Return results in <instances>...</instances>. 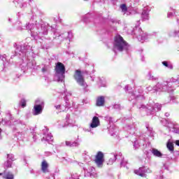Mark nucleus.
I'll return each instance as SVG.
<instances>
[{"label": "nucleus", "instance_id": "obj_17", "mask_svg": "<svg viewBox=\"0 0 179 179\" xmlns=\"http://www.w3.org/2000/svg\"><path fill=\"white\" fill-rule=\"evenodd\" d=\"M175 15L178 17V15H179L178 11H177V10L173 8H171L170 11H169L167 13V17L169 18L173 17V16H174Z\"/></svg>", "mask_w": 179, "mask_h": 179}, {"label": "nucleus", "instance_id": "obj_21", "mask_svg": "<svg viewBox=\"0 0 179 179\" xmlns=\"http://www.w3.org/2000/svg\"><path fill=\"white\" fill-rule=\"evenodd\" d=\"M105 101H106L104 96H99L96 99V106L98 107H103V106H104Z\"/></svg>", "mask_w": 179, "mask_h": 179}, {"label": "nucleus", "instance_id": "obj_4", "mask_svg": "<svg viewBox=\"0 0 179 179\" xmlns=\"http://www.w3.org/2000/svg\"><path fill=\"white\" fill-rule=\"evenodd\" d=\"M74 79L79 85V86H81L83 89H86L87 87V84L85 81V78H83V75H82V72L79 70H76L74 73Z\"/></svg>", "mask_w": 179, "mask_h": 179}, {"label": "nucleus", "instance_id": "obj_2", "mask_svg": "<svg viewBox=\"0 0 179 179\" xmlns=\"http://www.w3.org/2000/svg\"><path fill=\"white\" fill-rule=\"evenodd\" d=\"M55 78L57 82H63L65 79V66L61 62H57L55 69Z\"/></svg>", "mask_w": 179, "mask_h": 179}, {"label": "nucleus", "instance_id": "obj_28", "mask_svg": "<svg viewBox=\"0 0 179 179\" xmlns=\"http://www.w3.org/2000/svg\"><path fill=\"white\" fill-rule=\"evenodd\" d=\"M120 9L122 10V12H123V13H126L127 10H128V8H127V6L125 4L120 5Z\"/></svg>", "mask_w": 179, "mask_h": 179}, {"label": "nucleus", "instance_id": "obj_44", "mask_svg": "<svg viewBox=\"0 0 179 179\" xmlns=\"http://www.w3.org/2000/svg\"><path fill=\"white\" fill-rule=\"evenodd\" d=\"M169 115H170V113H165V116H166V117H169Z\"/></svg>", "mask_w": 179, "mask_h": 179}, {"label": "nucleus", "instance_id": "obj_41", "mask_svg": "<svg viewBox=\"0 0 179 179\" xmlns=\"http://www.w3.org/2000/svg\"><path fill=\"white\" fill-rule=\"evenodd\" d=\"M131 98H129V100H132V99H135V95H134V94H131Z\"/></svg>", "mask_w": 179, "mask_h": 179}, {"label": "nucleus", "instance_id": "obj_32", "mask_svg": "<svg viewBox=\"0 0 179 179\" xmlns=\"http://www.w3.org/2000/svg\"><path fill=\"white\" fill-rule=\"evenodd\" d=\"M68 96H72V93L71 92H67L66 94V96L64 98V100H66V103H68Z\"/></svg>", "mask_w": 179, "mask_h": 179}, {"label": "nucleus", "instance_id": "obj_11", "mask_svg": "<svg viewBox=\"0 0 179 179\" xmlns=\"http://www.w3.org/2000/svg\"><path fill=\"white\" fill-rule=\"evenodd\" d=\"M135 174H137V176H140L141 177H145L146 175L145 173H150V171L146 167H141L139 168L138 170L134 171Z\"/></svg>", "mask_w": 179, "mask_h": 179}, {"label": "nucleus", "instance_id": "obj_47", "mask_svg": "<svg viewBox=\"0 0 179 179\" xmlns=\"http://www.w3.org/2000/svg\"><path fill=\"white\" fill-rule=\"evenodd\" d=\"M66 107H68V105H66Z\"/></svg>", "mask_w": 179, "mask_h": 179}, {"label": "nucleus", "instance_id": "obj_30", "mask_svg": "<svg viewBox=\"0 0 179 179\" xmlns=\"http://www.w3.org/2000/svg\"><path fill=\"white\" fill-rule=\"evenodd\" d=\"M128 164V162L125 160H122V162L120 163V166L122 167H127V169H128V166H127V164Z\"/></svg>", "mask_w": 179, "mask_h": 179}, {"label": "nucleus", "instance_id": "obj_1", "mask_svg": "<svg viewBox=\"0 0 179 179\" xmlns=\"http://www.w3.org/2000/svg\"><path fill=\"white\" fill-rule=\"evenodd\" d=\"M129 48V45L124 41V38L121 36L117 35L115 36L113 42V51L115 52V51H124V50L128 51Z\"/></svg>", "mask_w": 179, "mask_h": 179}, {"label": "nucleus", "instance_id": "obj_20", "mask_svg": "<svg viewBox=\"0 0 179 179\" xmlns=\"http://www.w3.org/2000/svg\"><path fill=\"white\" fill-rule=\"evenodd\" d=\"M151 153L153 155V156H155V157H159L162 159V157H163V154L161 153L160 151H159L156 148H152L151 150Z\"/></svg>", "mask_w": 179, "mask_h": 179}, {"label": "nucleus", "instance_id": "obj_7", "mask_svg": "<svg viewBox=\"0 0 179 179\" xmlns=\"http://www.w3.org/2000/svg\"><path fill=\"white\" fill-rule=\"evenodd\" d=\"M167 82H163L162 83H158L155 87L149 86L147 87L148 92H152V90H162V92H166L167 90Z\"/></svg>", "mask_w": 179, "mask_h": 179}, {"label": "nucleus", "instance_id": "obj_39", "mask_svg": "<svg viewBox=\"0 0 179 179\" xmlns=\"http://www.w3.org/2000/svg\"><path fill=\"white\" fill-rule=\"evenodd\" d=\"M173 143H175V145H176V146H179V140L174 141Z\"/></svg>", "mask_w": 179, "mask_h": 179}, {"label": "nucleus", "instance_id": "obj_38", "mask_svg": "<svg viewBox=\"0 0 179 179\" xmlns=\"http://www.w3.org/2000/svg\"><path fill=\"white\" fill-rule=\"evenodd\" d=\"M148 79H152V80H153V79H155V77L153 76H152L151 74H148Z\"/></svg>", "mask_w": 179, "mask_h": 179}, {"label": "nucleus", "instance_id": "obj_46", "mask_svg": "<svg viewBox=\"0 0 179 179\" xmlns=\"http://www.w3.org/2000/svg\"><path fill=\"white\" fill-rule=\"evenodd\" d=\"M1 132H2V129L0 128V134H1Z\"/></svg>", "mask_w": 179, "mask_h": 179}, {"label": "nucleus", "instance_id": "obj_12", "mask_svg": "<svg viewBox=\"0 0 179 179\" xmlns=\"http://www.w3.org/2000/svg\"><path fill=\"white\" fill-rule=\"evenodd\" d=\"M97 127H100V119L97 116L93 117L92 120V122L90 124V128H97Z\"/></svg>", "mask_w": 179, "mask_h": 179}, {"label": "nucleus", "instance_id": "obj_18", "mask_svg": "<svg viewBox=\"0 0 179 179\" xmlns=\"http://www.w3.org/2000/svg\"><path fill=\"white\" fill-rule=\"evenodd\" d=\"M48 162H47L45 160H43L41 163V171L43 173H48Z\"/></svg>", "mask_w": 179, "mask_h": 179}, {"label": "nucleus", "instance_id": "obj_13", "mask_svg": "<svg viewBox=\"0 0 179 179\" xmlns=\"http://www.w3.org/2000/svg\"><path fill=\"white\" fill-rule=\"evenodd\" d=\"M73 37V35L72 34L71 31L69 32H64V34H60L59 36H57L58 40H62V38L71 40Z\"/></svg>", "mask_w": 179, "mask_h": 179}, {"label": "nucleus", "instance_id": "obj_9", "mask_svg": "<svg viewBox=\"0 0 179 179\" xmlns=\"http://www.w3.org/2000/svg\"><path fill=\"white\" fill-rule=\"evenodd\" d=\"M95 163L97 167H103L104 163V155L101 152H99L96 155Z\"/></svg>", "mask_w": 179, "mask_h": 179}, {"label": "nucleus", "instance_id": "obj_8", "mask_svg": "<svg viewBox=\"0 0 179 179\" xmlns=\"http://www.w3.org/2000/svg\"><path fill=\"white\" fill-rule=\"evenodd\" d=\"M15 162V156L13 154L7 155V160L3 163V167L6 169H12L13 162Z\"/></svg>", "mask_w": 179, "mask_h": 179}, {"label": "nucleus", "instance_id": "obj_5", "mask_svg": "<svg viewBox=\"0 0 179 179\" xmlns=\"http://www.w3.org/2000/svg\"><path fill=\"white\" fill-rule=\"evenodd\" d=\"M163 125L168 127L173 134H179V124L174 122H167L166 119L162 120Z\"/></svg>", "mask_w": 179, "mask_h": 179}, {"label": "nucleus", "instance_id": "obj_35", "mask_svg": "<svg viewBox=\"0 0 179 179\" xmlns=\"http://www.w3.org/2000/svg\"><path fill=\"white\" fill-rule=\"evenodd\" d=\"M21 103H22V107L23 108H24V107H26V101L22 100V101H21Z\"/></svg>", "mask_w": 179, "mask_h": 179}, {"label": "nucleus", "instance_id": "obj_27", "mask_svg": "<svg viewBox=\"0 0 179 179\" xmlns=\"http://www.w3.org/2000/svg\"><path fill=\"white\" fill-rule=\"evenodd\" d=\"M33 27H34V24H28L27 25V27H26V29H27V30L29 29L31 33V34H33V33L34 31H33Z\"/></svg>", "mask_w": 179, "mask_h": 179}, {"label": "nucleus", "instance_id": "obj_24", "mask_svg": "<svg viewBox=\"0 0 179 179\" xmlns=\"http://www.w3.org/2000/svg\"><path fill=\"white\" fill-rule=\"evenodd\" d=\"M148 38H150V35L146 33H143L142 34L141 36L138 37V39L140 40V41H142V43H143V41H146V40H148Z\"/></svg>", "mask_w": 179, "mask_h": 179}, {"label": "nucleus", "instance_id": "obj_22", "mask_svg": "<svg viewBox=\"0 0 179 179\" xmlns=\"http://www.w3.org/2000/svg\"><path fill=\"white\" fill-rule=\"evenodd\" d=\"M166 148L169 152H174V141L169 140L166 144Z\"/></svg>", "mask_w": 179, "mask_h": 179}, {"label": "nucleus", "instance_id": "obj_3", "mask_svg": "<svg viewBox=\"0 0 179 179\" xmlns=\"http://www.w3.org/2000/svg\"><path fill=\"white\" fill-rule=\"evenodd\" d=\"M141 108H144L148 115H150V114H155L157 111H160V110H162V105L160 103H154L152 105H148L146 107H145V106H142Z\"/></svg>", "mask_w": 179, "mask_h": 179}, {"label": "nucleus", "instance_id": "obj_26", "mask_svg": "<svg viewBox=\"0 0 179 179\" xmlns=\"http://www.w3.org/2000/svg\"><path fill=\"white\" fill-rule=\"evenodd\" d=\"M117 160V154H111L108 164H113Z\"/></svg>", "mask_w": 179, "mask_h": 179}, {"label": "nucleus", "instance_id": "obj_19", "mask_svg": "<svg viewBox=\"0 0 179 179\" xmlns=\"http://www.w3.org/2000/svg\"><path fill=\"white\" fill-rule=\"evenodd\" d=\"M3 179H15V175L10 171H4L3 172Z\"/></svg>", "mask_w": 179, "mask_h": 179}, {"label": "nucleus", "instance_id": "obj_25", "mask_svg": "<svg viewBox=\"0 0 179 179\" xmlns=\"http://www.w3.org/2000/svg\"><path fill=\"white\" fill-rule=\"evenodd\" d=\"M141 17L143 20H149V11L146 9H144L141 14Z\"/></svg>", "mask_w": 179, "mask_h": 179}, {"label": "nucleus", "instance_id": "obj_29", "mask_svg": "<svg viewBox=\"0 0 179 179\" xmlns=\"http://www.w3.org/2000/svg\"><path fill=\"white\" fill-rule=\"evenodd\" d=\"M36 65V62L31 61L27 63L28 68H34Z\"/></svg>", "mask_w": 179, "mask_h": 179}, {"label": "nucleus", "instance_id": "obj_43", "mask_svg": "<svg viewBox=\"0 0 179 179\" xmlns=\"http://www.w3.org/2000/svg\"><path fill=\"white\" fill-rule=\"evenodd\" d=\"M61 107H62V106H61V105H58V106H56V108H57V109H58V108H61Z\"/></svg>", "mask_w": 179, "mask_h": 179}, {"label": "nucleus", "instance_id": "obj_42", "mask_svg": "<svg viewBox=\"0 0 179 179\" xmlns=\"http://www.w3.org/2000/svg\"><path fill=\"white\" fill-rule=\"evenodd\" d=\"M134 148H139V145H138V144H136V142L134 143Z\"/></svg>", "mask_w": 179, "mask_h": 179}, {"label": "nucleus", "instance_id": "obj_14", "mask_svg": "<svg viewBox=\"0 0 179 179\" xmlns=\"http://www.w3.org/2000/svg\"><path fill=\"white\" fill-rule=\"evenodd\" d=\"M17 50H20V52H24L25 55H27V54H29V52H30V50H31V48H30V46H22V45H19L17 48Z\"/></svg>", "mask_w": 179, "mask_h": 179}, {"label": "nucleus", "instance_id": "obj_15", "mask_svg": "<svg viewBox=\"0 0 179 179\" xmlns=\"http://www.w3.org/2000/svg\"><path fill=\"white\" fill-rule=\"evenodd\" d=\"M65 127H76V121L72 119H69L66 120V123L60 126L59 128H64Z\"/></svg>", "mask_w": 179, "mask_h": 179}, {"label": "nucleus", "instance_id": "obj_16", "mask_svg": "<svg viewBox=\"0 0 179 179\" xmlns=\"http://www.w3.org/2000/svg\"><path fill=\"white\" fill-rule=\"evenodd\" d=\"M43 141H46V142H52L54 141V138L52 137V134L47 131L43 134Z\"/></svg>", "mask_w": 179, "mask_h": 179}, {"label": "nucleus", "instance_id": "obj_36", "mask_svg": "<svg viewBox=\"0 0 179 179\" xmlns=\"http://www.w3.org/2000/svg\"><path fill=\"white\" fill-rule=\"evenodd\" d=\"M71 179H79V176L78 175H72Z\"/></svg>", "mask_w": 179, "mask_h": 179}, {"label": "nucleus", "instance_id": "obj_31", "mask_svg": "<svg viewBox=\"0 0 179 179\" xmlns=\"http://www.w3.org/2000/svg\"><path fill=\"white\" fill-rule=\"evenodd\" d=\"M41 71L43 73H47V72H48V67L44 66L42 68Z\"/></svg>", "mask_w": 179, "mask_h": 179}, {"label": "nucleus", "instance_id": "obj_45", "mask_svg": "<svg viewBox=\"0 0 179 179\" xmlns=\"http://www.w3.org/2000/svg\"><path fill=\"white\" fill-rule=\"evenodd\" d=\"M0 176H2V177L3 178V173H0Z\"/></svg>", "mask_w": 179, "mask_h": 179}, {"label": "nucleus", "instance_id": "obj_33", "mask_svg": "<svg viewBox=\"0 0 179 179\" xmlns=\"http://www.w3.org/2000/svg\"><path fill=\"white\" fill-rule=\"evenodd\" d=\"M115 110H121V106L120 104H115L113 106Z\"/></svg>", "mask_w": 179, "mask_h": 179}, {"label": "nucleus", "instance_id": "obj_34", "mask_svg": "<svg viewBox=\"0 0 179 179\" xmlns=\"http://www.w3.org/2000/svg\"><path fill=\"white\" fill-rule=\"evenodd\" d=\"M128 129L129 131H131V134H135V129L134 128V127H129Z\"/></svg>", "mask_w": 179, "mask_h": 179}, {"label": "nucleus", "instance_id": "obj_48", "mask_svg": "<svg viewBox=\"0 0 179 179\" xmlns=\"http://www.w3.org/2000/svg\"><path fill=\"white\" fill-rule=\"evenodd\" d=\"M84 1H87V0H84Z\"/></svg>", "mask_w": 179, "mask_h": 179}, {"label": "nucleus", "instance_id": "obj_37", "mask_svg": "<svg viewBox=\"0 0 179 179\" xmlns=\"http://www.w3.org/2000/svg\"><path fill=\"white\" fill-rule=\"evenodd\" d=\"M162 64L166 66V68L169 67V63H167V62L164 61V62H162Z\"/></svg>", "mask_w": 179, "mask_h": 179}, {"label": "nucleus", "instance_id": "obj_10", "mask_svg": "<svg viewBox=\"0 0 179 179\" xmlns=\"http://www.w3.org/2000/svg\"><path fill=\"white\" fill-rule=\"evenodd\" d=\"M65 145L68 148H79V146H80V141H79V139L76 140L74 141L66 140L65 141Z\"/></svg>", "mask_w": 179, "mask_h": 179}, {"label": "nucleus", "instance_id": "obj_6", "mask_svg": "<svg viewBox=\"0 0 179 179\" xmlns=\"http://www.w3.org/2000/svg\"><path fill=\"white\" fill-rule=\"evenodd\" d=\"M44 109V102L43 101L37 100L32 110L33 115H40Z\"/></svg>", "mask_w": 179, "mask_h": 179}, {"label": "nucleus", "instance_id": "obj_40", "mask_svg": "<svg viewBox=\"0 0 179 179\" xmlns=\"http://www.w3.org/2000/svg\"><path fill=\"white\" fill-rule=\"evenodd\" d=\"M171 100H172L173 103H177V101H176V96H171Z\"/></svg>", "mask_w": 179, "mask_h": 179}, {"label": "nucleus", "instance_id": "obj_23", "mask_svg": "<svg viewBox=\"0 0 179 179\" xmlns=\"http://www.w3.org/2000/svg\"><path fill=\"white\" fill-rule=\"evenodd\" d=\"M84 170L85 171H87V173H89L90 177H94V178L97 177V173H96V170L94 169V168L91 167L89 171L87 169H84Z\"/></svg>", "mask_w": 179, "mask_h": 179}]
</instances>
